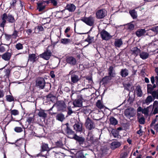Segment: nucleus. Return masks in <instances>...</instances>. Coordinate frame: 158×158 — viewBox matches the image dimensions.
<instances>
[{"label":"nucleus","mask_w":158,"mask_h":158,"mask_svg":"<svg viewBox=\"0 0 158 158\" xmlns=\"http://www.w3.org/2000/svg\"><path fill=\"white\" fill-rule=\"evenodd\" d=\"M1 18L2 22L0 24V27H2L3 30L6 21L10 23H14V25H15V20L14 16L11 14L9 13L7 14L6 13H4L2 15Z\"/></svg>","instance_id":"f257e3e1"},{"label":"nucleus","mask_w":158,"mask_h":158,"mask_svg":"<svg viewBox=\"0 0 158 158\" xmlns=\"http://www.w3.org/2000/svg\"><path fill=\"white\" fill-rule=\"evenodd\" d=\"M45 85V81L44 79L42 77L37 78L35 81V86L40 89L44 88Z\"/></svg>","instance_id":"f03ea898"},{"label":"nucleus","mask_w":158,"mask_h":158,"mask_svg":"<svg viewBox=\"0 0 158 158\" xmlns=\"http://www.w3.org/2000/svg\"><path fill=\"white\" fill-rule=\"evenodd\" d=\"M85 125L86 128L89 131L94 129L95 128V125L94 121L88 117L86 119Z\"/></svg>","instance_id":"7ed1b4c3"},{"label":"nucleus","mask_w":158,"mask_h":158,"mask_svg":"<svg viewBox=\"0 0 158 158\" xmlns=\"http://www.w3.org/2000/svg\"><path fill=\"white\" fill-rule=\"evenodd\" d=\"M50 47V46H48L46 50L42 53L39 55V56L40 58L46 60H48L50 59L52 55V52L49 49Z\"/></svg>","instance_id":"20e7f679"},{"label":"nucleus","mask_w":158,"mask_h":158,"mask_svg":"<svg viewBox=\"0 0 158 158\" xmlns=\"http://www.w3.org/2000/svg\"><path fill=\"white\" fill-rule=\"evenodd\" d=\"M69 75H71V82L72 84L76 83L80 80V78L78 74L76 71H73V70L69 72Z\"/></svg>","instance_id":"39448f33"},{"label":"nucleus","mask_w":158,"mask_h":158,"mask_svg":"<svg viewBox=\"0 0 158 158\" xmlns=\"http://www.w3.org/2000/svg\"><path fill=\"white\" fill-rule=\"evenodd\" d=\"M62 127H64V131L68 136L71 135H74L75 134L74 131L71 129L70 125L68 123L62 124Z\"/></svg>","instance_id":"423d86ee"},{"label":"nucleus","mask_w":158,"mask_h":158,"mask_svg":"<svg viewBox=\"0 0 158 158\" xmlns=\"http://www.w3.org/2000/svg\"><path fill=\"white\" fill-rule=\"evenodd\" d=\"M69 137L74 139L79 143L80 146L83 147V145L85 142V138L84 137L78 136L76 134H74V135L72 137Z\"/></svg>","instance_id":"0eeeda50"},{"label":"nucleus","mask_w":158,"mask_h":158,"mask_svg":"<svg viewBox=\"0 0 158 158\" xmlns=\"http://www.w3.org/2000/svg\"><path fill=\"white\" fill-rule=\"evenodd\" d=\"M58 111H64L66 107L65 102L62 100L58 101L55 104Z\"/></svg>","instance_id":"6e6552de"},{"label":"nucleus","mask_w":158,"mask_h":158,"mask_svg":"<svg viewBox=\"0 0 158 158\" xmlns=\"http://www.w3.org/2000/svg\"><path fill=\"white\" fill-rule=\"evenodd\" d=\"M94 18L91 15L88 17H85L81 19V20L87 25L91 26L94 24Z\"/></svg>","instance_id":"1a4fd4ad"},{"label":"nucleus","mask_w":158,"mask_h":158,"mask_svg":"<svg viewBox=\"0 0 158 158\" xmlns=\"http://www.w3.org/2000/svg\"><path fill=\"white\" fill-rule=\"evenodd\" d=\"M107 11L104 9L98 10L96 13V17L98 19L104 18L107 15Z\"/></svg>","instance_id":"9d476101"},{"label":"nucleus","mask_w":158,"mask_h":158,"mask_svg":"<svg viewBox=\"0 0 158 158\" xmlns=\"http://www.w3.org/2000/svg\"><path fill=\"white\" fill-rule=\"evenodd\" d=\"M65 60L68 64L71 66H74L77 64L76 59L72 56H66Z\"/></svg>","instance_id":"9b49d317"},{"label":"nucleus","mask_w":158,"mask_h":158,"mask_svg":"<svg viewBox=\"0 0 158 158\" xmlns=\"http://www.w3.org/2000/svg\"><path fill=\"white\" fill-rule=\"evenodd\" d=\"M101 37L103 40H108L111 39L112 36L104 29H103L100 33Z\"/></svg>","instance_id":"f8f14e48"},{"label":"nucleus","mask_w":158,"mask_h":158,"mask_svg":"<svg viewBox=\"0 0 158 158\" xmlns=\"http://www.w3.org/2000/svg\"><path fill=\"white\" fill-rule=\"evenodd\" d=\"M83 99L81 97L80 98L75 99L73 102V104L75 106L81 107L82 106Z\"/></svg>","instance_id":"ddd939ff"},{"label":"nucleus","mask_w":158,"mask_h":158,"mask_svg":"<svg viewBox=\"0 0 158 158\" xmlns=\"http://www.w3.org/2000/svg\"><path fill=\"white\" fill-rule=\"evenodd\" d=\"M76 6L73 4L69 3L67 4L65 7V10H67L69 12H74L76 9Z\"/></svg>","instance_id":"4468645a"},{"label":"nucleus","mask_w":158,"mask_h":158,"mask_svg":"<svg viewBox=\"0 0 158 158\" xmlns=\"http://www.w3.org/2000/svg\"><path fill=\"white\" fill-rule=\"evenodd\" d=\"M12 55V52H6L1 56L2 59L4 60L5 61H9L10 60Z\"/></svg>","instance_id":"2eb2a0df"},{"label":"nucleus","mask_w":158,"mask_h":158,"mask_svg":"<svg viewBox=\"0 0 158 158\" xmlns=\"http://www.w3.org/2000/svg\"><path fill=\"white\" fill-rule=\"evenodd\" d=\"M124 114L126 117L128 118H130L131 117H134L135 113L133 111H131L129 109H126L124 111Z\"/></svg>","instance_id":"dca6fc26"},{"label":"nucleus","mask_w":158,"mask_h":158,"mask_svg":"<svg viewBox=\"0 0 158 158\" xmlns=\"http://www.w3.org/2000/svg\"><path fill=\"white\" fill-rule=\"evenodd\" d=\"M82 124L79 122L75 123L73 126L74 129L77 132H81L82 131Z\"/></svg>","instance_id":"f3484780"},{"label":"nucleus","mask_w":158,"mask_h":158,"mask_svg":"<svg viewBox=\"0 0 158 158\" xmlns=\"http://www.w3.org/2000/svg\"><path fill=\"white\" fill-rule=\"evenodd\" d=\"M10 114H11V119L10 120L8 123V124L11 121H14V118L12 116L13 115L16 116L18 115L19 114V112L18 110L15 109L12 110L11 109H10Z\"/></svg>","instance_id":"a211bd4d"},{"label":"nucleus","mask_w":158,"mask_h":158,"mask_svg":"<svg viewBox=\"0 0 158 158\" xmlns=\"http://www.w3.org/2000/svg\"><path fill=\"white\" fill-rule=\"evenodd\" d=\"M108 75L109 77H114L116 75L115 71L112 66H110L108 69Z\"/></svg>","instance_id":"6ab92c4d"},{"label":"nucleus","mask_w":158,"mask_h":158,"mask_svg":"<svg viewBox=\"0 0 158 158\" xmlns=\"http://www.w3.org/2000/svg\"><path fill=\"white\" fill-rule=\"evenodd\" d=\"M11 70V68H7L5 69L3 71L4 74L2 75V76L6 78H9Z\"/></svg>","instance_id":"aec40b11"},{"label":"nucleus","mask_w":158,"mask_h":158,"mask_svg":"<svg viewBox=\"0 0 158 158\" xmlns=\"http://www.w3.org/2000/svg\"><path fill=\"white\" fill-rule=\"evenodd\" d=\"M131 51L132 52V54L135 56H137L139 55L141 51V50L137 47L133 48Z\"/></svg>","instance_id":"412c9836"},{"label":"nucleus","mask_w":158,"mask_h":158,"mask_svg":"<svg viewBox=\"0 0 158 158\" xmlns=\"http://www.w3.org/2000/svg\"><path fill=\"white\" fill-rule=\"evenodd\" d=\"M121 145L120 142L117 141L113 142L110 144L111 148L112 150H114L116 148L119 147Z\"/></svg>","instance_id":"4be33fe9"},{"label":"nucleus","mask_w":158,"mask_h":158,"mask_svg":"<svg viewBox=\"0 0 158 158\" xmlns=\"http://www.w3.org/2000/svg\"><path fill=\"white\" fill-rule=\"evenodd\" d=\"M37 56L35 54H29L28 61H30L32 63L35 62L36 60Z\"/></svg>","instance_id":"5701e85b"},{"label":"nucleus","mask_w":158,"mask_h":158,"mask_svg":"<svg viewBox=\"0 0 158 158\" xmlns=\"http://www.w3.org/2000/svg\"><path fill=\"white\" fill-rule=\"evenodd\" d=\"M145 32V29H139L136 31L135 34L137 37H139L143 35Z\"/></svg>","instance_id":"b1692460"},{"label":"nucleus","mask_w":158,"mask_h":158,"mask_svg":"<svg viewBox=\"0 0 158 158\" xmlns=\"http://www.w3.org/2000/svg\"><path fill=\"white\" fill-rule=\"evenodd\" d=\"M120 74L122 77H126L129 74L128 70L126 68L122 69Z\"/></svg>","instance_id":"393cba45"},{"label":"nucleus","mask_w":158,"mask_h":158,"mask_svg":"<svg viewBox=\"0 0 158 158\" xmlns=\"http://www.w3.org/2000/svg\"><path fill=\"white\" fill-rule=\"evenodd\" d=\"M139 56L140 58L143 60H145L149 57V54L147 52H140L139 54Z\"/></svg>","instance_id":"a878e982"},{"label":"nucleus","mask_w":158,"mask_h":158,"mask_svg":"<svg viewBox=\"0 0 158 158\" xmlns=\"http://www.w3.org/2000/svg\"><path fill=\"white\" fill-rule=\"evenodd\" d=\"M41 148L42 152L45 151L48 152L50 150V149L49 148L48 144L45 143H42L41 146Z\"/></svg>","instance_id":"bb28decb"},{"label":"nucleus","mask_w":158,"mask_h":158,"mask_svg":"<svg viewBox=\"0 0 158 158\" xmlns=\"http://www.w3.org/2000/svg\"><path fill=\"white\" fill-rule=\"evenodd\" d=\"M56 118V120L60 122H62L65 119L64 115L62 113L58 114Z\"/></svg>","instance_id":"cd10ccee"},{"label":"nucleus","mask_w":158,"mask_h":158,"mask_svg":"<svg viewBox=\"0 0 158 158\" xmlns=\"http://www.w3.org/2000/svg\"><path fill=\"white\" fill-rule=\"evenodd\" d=\"M135 90L136 91V94L138 97H141L142 96V91L140 85H138L136 86Z\"/></svg>","instance_id":"c85d7f7f"},{"label":"nucleus","mask_w":158,"mask_h":158,"mask_svg":"<svg viewBox=\"0 0 158 158\" xmlns=\"http://www.w3.org/2000/svg\"><path fill=\"white\" fill-rule=\"evenodd\" d=\"M60 43L64 45H67L71 43L72 40L68 38L61 39L60 40Z\"/></svg>","instance_id":"c756f323"},{"label":"nucleus","mask_w":158,"mask_h":158,"mask_svg":"<svg viewBox=\"0 0 158 158\" xmlns=\"http://www.w3.org/2000/svg\"><path fill=\"white\" fill-rule=\"evenodd\" d=\"M114 46L116 47L119 48L123 44V43L121 39L116 40L114 42Z\"/></svg>","instance_id":"7c9ffc66"},{"label":"nucleus","mask_w":158,"mask_h":158,"mask_svg":"<svg viewBox=\"0 0 158 158\" xmlns=\"http://www.w3.org/2000/svg\"><path fill=\"white\" fill-rule=\"evenodd\" d=\"M153 100L152 96L151 95L148 96L144 102H143V104H146L147 105H148L149 103Z\"/></svg>","instance_id":"2f4dec72"},{"label":"nucleus","mask_w":158,"mask_h":158,"mask_svg":"<svg viewBox=\"0 0 158 158\" xmlns=\"http://www.w3.org/2000/svg\"><path fill=\"white\" fill-rule=\"evenodd\" d=\"M129 13L133 19H135L137 18V13L135 9L129 10Z\"/></svg>","instance_id":"473e14b6"},{"label":"nucleus","mask_w":158,"mask_h":158,"mask_svg":"<svg viewBox=\"0 0 158 158\" xmlns=\"http://www.w3.org/2000/svg\"><path fill=\"white\" fill-rule=\"evenodd\" d=\"M110 123L112 125H116L118 124L117 120L113 117H111L109 120Z\"/></svg>","instance_id":"72a5a7b5"},{"label":"nucleus","mask_w":158,"mask_h":158,"mask_svg":"<svg viewBox=\"0 0 158 158\" xmlns=\"http://www.w3.org/2000/svg\"><path fill=\"white\" fill-rule=\"evenodd\" d=\"M38 114L39 117L44 118H45L47 115L45 113L44 110L42 109H40Z\"/></svg>","instance_id":"f704fd0d"},{"label":"nucleus","mask_w":158,"mask_h":158,"mask_svg":"<svg viewBox=\"0 0 158 158\" xmlns=\"http://www.w3.org/2000/svg\"><path fill=\"white\" fill-rule=\"evenodd\" d=\"M109 77L106 76L103 77L102 80L100 81V83H102V84H106L110 80L109 79Z\"/></svg>","instance_id":"c9c22d12"},{"label":"nucleus","mask_w":158,"mask_h":158,"mask_svg":"<svg viewBox=\"0 0 158 158\" xmlns=\"http://www.w3.org/2000/svg\"><path fill=\"white\" fill-rule=\"evenodd\" d=\"M123 86L124 88V89H126L128 91H129L130 92L132 91H133V89H134V86H133L131 88V90H130L129 88L131 86V85L130 83H128L127 84H125L123 85Z\"/></svg>","instance_id":"e433bc0d"},{"label":"nucleus","mask_w":158,"mask_h":158,"mask_svg":"<svg viewBox=\"0 0 158 158\" xmlns=\"http://www.w3.org/2000/svg\"><path fill=\"white\" fill-rule=\"evenodd\" d=\"M26 121L28 123V125L33 123L34 121V115L32 117H28Z\"/></svg>","instance_id":"4c0bfd02"},{"label":"nucleus","mask_w":158,"mask_h":158,"mask_svg":"<svg viewBox=\"0 0 158 158\" xmlns=\"http://www.w3.org/2000/svg\"><path fill=\"white\" fill-rule=\"evenodd\" d=\"M34 30V32H35L36 30L38 31V32L44 31V28L41 25H39L38 26L35 27Z\"/></svg>","instance_id":"58836bf2"},{"label":"nucleus","mask_w":158,"mask_h":158,"mask_svg":"<svg viewBox=\"0 0 158 158\" xmlns=\"http://www.w3.org/2000/svg\"><path fill=\"white\" fill-rule=\"evenodd\" d=\"M45 6L43 5L42 3H37V9L39 11H41L43 10L45 8Z\"/></svg>","instance_id":"ea45409f"},{"label":"nucleus","mask_w":158,"mask_h":158,"mask_svg":"<svg viewBox=\"0 0 158 158\" xmlns=\"http://www.w3.org/2000/svg\"><path fill=\"white\" fill-rule=\"evenodd\" d=\"M6 98L7 102H11L14 101V98L12 95H6Z\"/></svg>","instance_id":"a19ab883"},{"label":"nucleus","mask_w":158,"mask_h":158,"mask_svg":"<svg viewBox=\"0 0 158 158\" xmlns=\"http://www.w3.org/2000/svg\"><path fill=\"white\" fill-rule=\"evenodd\" d=\"M152 85L151 84H148L147 86V90L148 93L152 94V93L153 89L152 88Z\"/></svg>","instance_id":"79ce46f5"},{"label":"nucleus","mask_w":158,"mask_h":158,"mask_svg":"<svg viewBox=\"0 0 158 158\" xmlns=\"http://www.w3.org/2000/svg\"><path fill=\"white\" fill-rule=\"evenodd\" d=\"M94 40V37H91L89 35H88L87 38L85 40V41L87 42L89 44L92 43Z\"/></svg>","instance_id":"37998d69"},{"label":"nucleus","mask_w":158,"mask_h":158,"mask_svg":"<svg viewBox=\"0 0 158 158\" xmlns=\"http://www.w3.org/2000/svg\"><path fill=\"white\" fill-rule=\"evenodd\" d=\"M19 33V31L16 30L15 29V27L14 28V31L12 35H11L12 38L13 39H16V38L18 36V35Z\"/></svg>","instance_id":"c03bdc74"},{"label":"nucleus","mask_w":158,"mask_h":158,"mask_svg":"<svg viewBox=\"0 0 158 158\" xmlns=\"http://www.w3.org/2000/svg\"><path fill=\"white\" fill-rule=\"evenodd\" d=\"M137 119L138 120V122L140 124H143L145 123V119L144 117L143 116L142 117L139 118L138 117H137Z\"/></svg>","instance_id":"a18cd8bd"},{"label":"nucleus","mask_w":158,"mask_h":158,"mask_svg":"<svg viewBox=\"0 0 158 158\" xmlns=\"http://www.w3.org/2000/svg\"><path fill=\"white\" fill-rule=\"evenodd\" d=\"M111 133L114 138L117 137L118 135L119 132L116 130L113 129L111 131Z\"/></svg>","instance_id":"49530a36"},{"label":"nucleus","mask_w":158,"mask_h":158,"mask_svg":"<svg viewBox=\"0 0 158 158\" xmlns=\"http://www.w3.org/2000/svg\"><path fill=\"white\" fill-rule=\"evenodd\" d=\"M15 47L18 50H20L23 49V47L22 44L19 43L15 45Z\"/></svg>","instance_id":"de8ad7c7"},{"label":"nucleus","mask_w":158,"mask_h":158,"mask_svg":"<svg viewBox=\"0 0 158 158\" xmlns=\"http://www.w3.org/2000/svg\"><path fill=\"white\" fill-rule=\"evenodd\" d=\"M79 110L80 112L83 113L85 114H87L88 113L89 111L86 108H80Z\"/></svg>","instance_id":"09e8293b"},{"label":"nucleus","mask_w":158,"mask_h":158,"mask_svg":"<svg viewBox=\"0 0 158 158\" xmlns=\"http://www.w3.org/2000/svg\"><path fill=\"white\" fill-rule=\"evenodd\" d=\"M97 106L100 109H103L104 108V106L100 100H98V101L96 103Z\"/></svg>","instance_id":"8fccbe9b"},{"label":"nucleus","mask_w":158,"mask_h":158,"mask_svg":"<svg viewBox=\"0 0 158 158\" xmlns=\"http://www.w3.org/2000/svg\"><path fill=\"white\" fill-rule=\"evenodd\" d=\"M55 145L57 147L61 148L63 146V144L61 141H57L55 142Z\"/></svg>","instance_id":"3c124183"},{"label":"nucleus","mask_w":158,"mask_h":158,"mask_svg":"<svg viewBox=\"0 0 158 158\" xmlns=\"http://www.w3.org/2000/svg\"><path fill=\"white\" fill-rule=\"evenodd\" d=\"M14 130L17 133H20L23 131V130L21 127H15Z\"/></svg>","instance_id":"603ef678"},{"label":"nucleus","mask_w":158,"mask_h":158,"mask_svg":"<svg viewBox=\"0 0 158 158\" xmlns=\"http://www.w3.org/2000/svg\"><path fill=\"white\" fill-rule=\"evenodd\" d=\"M151 94L154 98L156 97L157 99H158V92L157 91L154 90L153 91Z\"/></svg>","instance_id":"864d4df0"},{"label":"nucleus","mask_w":158,"mask_h":158,"mask_svg":"<svg viewBox=\"0 0 158 158\" xmlns=\"http://www.w3.org/2000/svg\"><path fill=\"white\" fill-rule=\"evenodd\" d=\"M149 112V110L148 109V108H146L143 109L142 113L144 114L145 115L148 116V114Z\"/></svg>","instance_id":"5fc2aeb1"},{"label":"nucleus","mask_w":158,"mask_h":158,"mask_svg":"<svg viewBox=\"0 0 158 158\" xmlns=\"http://www.w3.org/2000/svg\"><path fill=\"white\" fill-rule=\"evenodd\" d=\"M4 35L5 36V38L7 41H9L11 38H12L11 35L8 34L6 33H4Z\"/></svg>","instance_id":"6e6d98bb"},{"label":"nucleus","mask_w":158,"mask_h":158,"mask_svg":"<svg viewBox=\"0 0 158 158\" xmlns=\"http://www.w3.org/2000/svg\"><path fill=\"white\" fill-rule=\"evenodd\" d=\"M3 44L2 43L0 45V52L3 53L6 51V48L5 47L2 45Z\"/></svg>","instance_id":"4d7b16f0"},{"label":"nucleus","mask_w":158,"mask_h":158,"mask_svg":"<svg viewBox=\"0 0 158 158\" xmlns=\"http://www.w3.org/2000/svg\"><path fill=\"white\" fill-rule=\"evenodd\" d=\"M68 109L67 115L69 116L71 115L73 113V111L72 110L70 106L68 107Z\"/></svg>","instance_id":"13d9d810"},{"label":"nucleus","mask_w":158,"mask_h":158,"mask_svg":"<svg viewBox=\"0 0 158 158\" xmlns=\"http://www.w3.org/2000/svg\"><path fill=\"white\" fill-rule=\"evenodd\" d=\"M85 79L86 80H88L89 82H90L91 83H92L93 82L92 77V76H86L85 77Z\"/></svg>","instance_id":"bf43d9fd"},{"label":"nucleus","mask_w":158,"mask_h":158,"mask_svg":"<svg viewBox=\"0 0 158 158\" xmlns=\"http://www.w3.org/2000/svg\"><path fill=\"white\" fill-rule=\"evenodd\" d=\"M135 27L134 25L132 24H130L128 25V28L131 30H133Z\"/></svg>","instance_id":"052dcab7"},{"label":"nucleus","mask_w":158,"mask_h":158,"mask_svg":"<svg viewBox=\"0 0 158 158\" xmlns=\"http://www.w3.org/2000/svg\"><path fill=\"white\" fill-rule=\"evenodd\" d=\"M49 75L52 78L54 79L55 78V75L54 74V72L53 71H51Z\"/></svg>","instance_id":"680f3d73"},{"label":"nucleus","mask_w":158,"mask_h":158,"mask_svg":"<svg viewBox=\"0 0 158 158\" xmlns=\"http://www.w3.org/2000/svg\"><path fill=\"white\" fill-rule=\"evenodd\" d=\"M151 30L153 32H158V26L152 27Z\"/></svg>","instance_id":"e2e57ef3"},{"label":"nucleus","mask_w":158,"mask_h":158,"mask_svg":"<svg viewBox=\"0 0 158 158\" xmlns=\"http://www.w3.org/2000/svg\"><path fill=\"white\" fill-rule=\"evenodd\" d=\"M49 1L54 6H56L57 5V2L56 0H49Z\"/></svg>","instance_id":"0e129e2a"},{"label":"nucleus","mask_w":158,"mask_h":158,"mask_svg":"<svg viewBox=\"0 0 158 158\" xmlns=\"http://www.w3.org/2000/svg\"><path fill=\"white\" fill-rule=\"evenodd\" d=\"M157 121V118H155L154 119H153L152 121L151 124H150V127H152L153 126H154V124H155L156 122Z\"/></svg>","instance_id":"69168bd1"},{"label":"nucleus","mask_w":158,"mask_h":158,"mask_svg":"<svg viewBox=\"0 0 158 158\" xmlns=\"http://www.w3.org/2000/svg\"><path fill=\"white\" fill-rule=\"evenodd\" d=\"M153 108H158V102L157 101H155L153 103Z\"/></svg>","instance_id":"338daca9"},{"label":"nucleus","mask_w":158,"mask_h":158,"mask_svg":"<svg viewBox=\"0 0 158 158\" xmlns=\"http://www.w3.org/2000/svg\"><path fill=\"white\" fill-rule=\"evenodd\" d=\"M153 128L156 132H158V123L155 124Z\"/></svg>","instance_id":"774afa93"}]
</instances>
